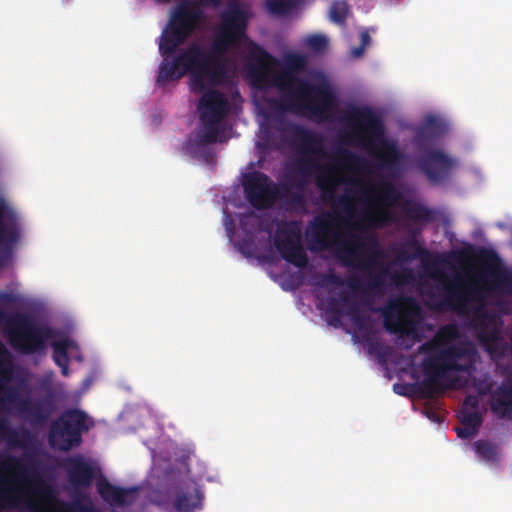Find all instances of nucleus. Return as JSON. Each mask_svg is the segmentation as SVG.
<instances>
[{
  "mask_svg": "<svg viewBox=\"0 0 512 512\" xmlns=\"http://www.w3.org/2000/svg\"><path fill=\"white\" fill-rule=\"evenodd\" d=\"M203 21L200 8L184 2L174 9L170 22L164 28L159 41L163 61L159 65L156 85L164 87L168 82L189 77L190 92L202 94L197 103L199 124L189 134L182 153L198 163L214 169L215 145L223 143L225 132V96L214 88L223 84L225 77V24L220 13L213 39L197 40L180 49L172 60L177 47L193 33Z\"/></svg>",
  "mask_w": 512,
  "mask_h": 512,
  "instance_id": "f257e3e1",
  "label": "nucleus"
},
{
  "mask_svg": "<svg viewBox=\"0 0 512 512\" xmlns=\"http://www.w3.org/2000/svg\"><path fill=\"white\" fill-rule=\"evenodd\" d=\"M246 53V77L251 87L257 90L277 88L280 98L270 99L269 105L280 113L310 116L325 121L335 111L336 95L327 82L312 83L298 77L306 69V57L290 53L284 56V67L272 75L269 63L273 59L266 55L253 56Z\"/></svg>",
  "mask_w": 512,
  "mask_h": 512,
  "instance_id": "f03ea898",
  "label": "nucleus"
},
{
  "mask_svg": "<svg viewBox=\"0 0 512 512\" xmlns=\"http://www.w3.org/2000/svg\"><path fill=\"white\" fill-rule=\"evenodd\" d=\"M309 250L326 251L335 249V255L346 267H356L368 272L367 288L378 290L385 285L386 269L372 273L379 266V260L383 258V250L378 241L371 238L368 243L356 235L342 239V233L336 228L333 216L322 213L310 222L306 231Z\"/></svg>",
  "mask_w": 512,
  "mask_h": 512,
  "instance_id": "7ed1b4c3",
  "label": "nucleus"
},
{
  "mask_svg": "<svg viewBox=\"0 0 512 512\" xmlns=\"http://www.w3.org/2000/svg\"><path fill=\"white\" fill-rule=\"evenodd\" d=\"M282 135L283 142H289L292 149L297 153L295 159V171L304 178L320 169L317 156L323 155L324 137L323 135L312 131L298 123L287 122L283 119L277 121L274 126V120H264L261 124L260 145L266 149H274V130ZM303 179L297 183L293 182L291 177H287L282 181L284 190L295 187L302 190L306 183Z\"/></svg>",
  "mask_w": 512,
  "mask_h": 512,
  "instance_id": "20e7f679",
  "label": "nucleus"
},
{
  "mask_svg": "<svg viewBox=\"0 0 512 512\" xmlns=\"http://www.w3.org/2000/svg\"><path fill=\"white\" fill-rule=\"evenodd\" d=\"M477 359V349L468 340L448 344L426 357L422 367L428 396L454 389L458 377L451 373L471 375L475 371Z\"/></svg>",
  "mask_w": 512,
  "mask_h": 512,
  "instance_id": "39448f33",
  "label": "nucleus"
},
{
  "mask_svg": "<svg viewBox=\"0 0 512 512\" xmlns=\"http://www.w3.org/2000/svg\"><path fill=\"white\" fill-rule=\"evenodd\" d=\"M346 120L353 125L349 134L350 142L372 148L375 141H381V147L375 152L378 167L392 177L400 172L404 154L392 143L383 140L382 120L370 107H354L346 114Z\"/></svg>",
  "mask_w": 512,
  "mask_h": 512,
  "instance_id": "423d86ee",
  "label": "nucleus"
},
{
  "mask_svg": "<svg viewBox=\"0 0 512 512\" xmlns=\"http://www.w3.org/2000/svg\"><path fill=\"white\" fill-rule=\"evenodd\" d=\"M11 347L24 355L43 354L47 343L55 336L54 329L36 324L26 314L16 313L6 321Z\"/></svg>",
  "mask_w": 512,
  "mask_h": 512,
  "instance_id": "0eeeda50",
  "label": "nucleus"
},
{
  "mask_svg": "<svg viewBox=\"0 0 512 512\" xmlns=\"http://www.w3.org/2000/svg\"><path fill=\"white\" fill-rule=\"evenodd\" d=\"M254 17L251 4L240 0H225V49L250 51L251 55H266V50L247 35L248 23Z\"/></svg>",
  "mask_w": 512,
  "mask_h": 512,
  "instance_id": "6e6552de",
  "label": "nucleus"
},
{
  "mask_svg": "<svg viewBox=\"0 0 512 512\" xmlns=\"http://www.w3.org/2000/svg\"><path fill=\"white\" fill-rule=\"evenodd\" d=\"M12 369L9 360L0 357V387L6 391L7 400L14 405L18 414L32 427H43L55 412V401L52 395L41 398H19L17 390L4 384L11 381Z\"/></svg>",
  "mask_w": 512,
  "mask_h": 512,
  "instance_id": "1a4fd4ad",
  "label": "nucleus"
},
{
  "mask_svg": "<svg viewBox=\"0 0 512 512\" xmlns=\"http://www.w3.org/2000/svg\"><path fill=\"white\" fill-rule=\"evenodd\" d=\"M87 414L84 411L69 408L56 421L51 423L49 431L50 447L58 451H68L81 444V436L88 431Z\"/></svg>",
  "mask_w": 512,
  "mask_h": 512,
  "instance_id": "9d476101",
  "label": "nucleus"
},
{
  "mask_svg": "<svg viewBox=\"0 0 512 512\" xmlns=\"http://www.w3.org/2000/svg\"><path fill=\"white\" fill-rule=\"evenodd\" d=\"M381 312L384 317V327L388 333L404 336L415 332L420 308L418 302L412 297L401 296L391 299Z\"/></svg>",
  "mask_w": 512,
  "mask_h": 512,
  "instance_id": "9b49d317",
  "label": "nucleus"
},
{
  "mask_svg": "<svg viewBox=\"0 0 512 512\" xmlns=\"http://www.w3.org/2000/svg\"><path fill=\"white\" fill-rule=\"evenodd\" d=\"M243 190L254 209H269L280 198V189L269 176L261 171L244 175Z\"/></svg>",
  "mask_w": 512,
  "mask_h": 512,
  "instance_id": "f8f14e48",
  "label": "nucleus"
},
{
  "mask_svg": "<svg viewBox=\"0 0 512 512\" xmlns=\"http://www.w3.org/2000/svg\"><path fill=\"white\" fill-rule=\"evenodd\" d=\"M418 166L429 182L439 184L451 177L456 160L442 150L429 149L418 157Z\"/></svg>",
  "mask_w": 512,
  "mask_h": 512,
  "instance_id": "ddd939ff",
  "label": "nucleus"
},
{
  "mask_svg": "<svg viewBox=\"0 0 512 512\" xmlns=\"http://www.w3.org/2000/svg\"><path fill=\"white\" fill-rule=\"evenodd\" d=\"M12 473L25 478L27 467L22 459L15 456H0V473ZM17 505V496L7 477L0 476V510Z\"/></svg>",
  "mask_w": 512,
  "mask_h": 512,
  "instance_id": "4468645a",
  "label": "nucleus"
},
{
  "mask_svg": "<svg viewBox=\"0 0 512 512\" xmlns=\"http://www.w3.org/2000/svg\"><path fill=\"white\" fill-rule=\"evenodd\" d=\"M479 261L488 267L491 289L506 295H512V273L499 266V256L493 250L481 249Z\"/></svg>",
  "mask_w": 512,
  "mask_h": 512,
  "instance_id": "2eb2a0df",
  "label": "nucleus"
},
{
  "mask_svg": "<svg viewBox=\"0 0 512 512\" xmlns=\"http://www.w3.org/2000/svg\"><path fill=\"white\" fill-rule=\"evenodd\" d=\"M275 247L285 262L299 269L305 268L309 262V258L300 244V235L294 230L283 232L277 236Z\"/></svg>",
  "mask_w": 512,
  "mask_h": 512,
  "instance_id": "dca6fc26",
  "label": "nucleus"
},
{
  "mask_svg": "<svg viewBox=\"0 0 512 512\" xmlns=\"http://www.w3.org/2000/svg\"><path fill=\"white\" fill-rule=\"evenodd\" d=\"M443 292V300L440 303L443 309L463 311L473 299V290L463 284L458 274L443 283Z\"/></svg>",
  "mask_w": 512,
  "mask_h": 512,
  "instance_id": "f3484780",
  "label": "nucleus"
},
{
  "mask_svg": "<svg viewBox=\"0 0 512 512\" xmlns=\"http://www.w3.org/2000/svg\"><path fill=\"white\" fill-rule=\"evenodd\" d=\"M69 483L76 489H86L95 478V468L83 456H72L65 461Z\"/></svg>",
  "mask_w": 512,
  "mask_h": 512,
  "instance_id": "a211bd4d",
  "label": "nucleus"
},
{
  "mask_svg": "<svg viewBox=\"0 0 512 512\" xmlns=\"http://www.w3.org/2000/svg\"><path fill=\"white\" fill-rule=\"evenodd\" d=\"M138 488H122L110 483L105 478L97 481V492L106 504L112 507H124L134 503Z\"/></svg>",
  "mask_w": 512,
  "mask_h": 512,
  "instance_id": "6ab92c4d",
  "label": "nucleus"
},
{
  "mask_svg": "<svg viewBox=\"0 0 512 512\" xmlns=\"http://www.w3.org/2000/svg\"><path fill=\"white\" fill-rule=\"evenodd\" d=\"M353 185L359 187L360 192H362L364 196L377 193L379 202L386 206L393 205L400 197L395 186L389 181H381L377 184H367L362 180H355L353 181Z\"/></svg>",
  "mask_w": 512,
  "mask_h": 512,
  "instance_id": "aec40b11",
  "label": "nucleus"
},
{
  "mask_svg": "<svg viewBox=\"0 0 512 512\" xmlns=\"http://www.w3.org/2000/svg\"><path fill=\"white\" fill-rule=\"evenodd\" d=\"M491 411L501 419L512 420V383H502L492 392Z\"/></svg>",
  "mask_w": 512,
  "mask_h": 512,
  "instance_id": "412c9836",
  "label": "nucleus"
},
{
  "mask_svg": "<svg viewBox=\"0 0 512 512\" xmlns=\"http://www.w3.org/2000/svg\"><path fill=\"white\" fill-rule=\"evenodd\" d=\"M19 237L18 224L7 206L0 202V247H11Z\"/></svg>",
  "mask_w": 512,
  "mask_h": 512,
  "instance_id": "4be33fe9",
  "label": "nucleus"
},
{
  "mask_svg": "<svg viewBox=\"0 0 512 512\" xmlns=\"http://www.w3.org/2000/svg\"><path fill=\"white\" fill-rule=\"evenodd\" d=\"M442 134V125L434 116L425 119L424 124L418 128L415 133L414 144L418 149L425 147L427 143L440 137Z\"/></svg>",
  "mask_w": 512,
  "mask_h": 512,
  "instance_id": "5701e85b",
  "label": "nucleus"
},
{
  "mask_svg": "<svg viewBox=\"0 0 512 512\" xmlns=\"http://www.w3.org/2000/svg\"><path fill=\"white\" fill-rule=\"evenodd\" d=\"M203 495L197 488L180 490L174 498L173 506L177 512H192L201 508Z\"/></svg>",
  "mask_w": 512,
  "mask_h": 512,
  "instance_id": "b1692460",
  "label": "nucleus"
},
{
  "mask_svg": "<svg viewBox=\"0 0 512 512\" xmlns=\"http://www.w3.org/2000/svg\"><path fill=\"white\" fill-rule=\"evenodd\" d=\"M459 420H461L462 426L455 429L458 437L462 439H471L477 435L482 424V416L478 411H466L464 408L461 411V417H459Z\"/></svg>",
  "mask_w": 512,
  "mask_h": 512,
  "instance_id": "393cba45",
  "label": "nucleus"
},
{
  "mask_svg": "<svg viewBox=\"0 0 512 512\" xmlns=\"http://www.w3.org/2000/svg\"><path fill=\"white\" fill-rule=\"evenodd\" d=\"M429 256V251L419 244L418 240L415 238H411V240L407 241L406 246L397 250L396 253V259L401 263H408L417 258L425 261Z\"/></svg>",
  "mask_w": 512,
  "mask_h": 512,
  "instance_id": "a878e982",
  "label": "nucleus"
},
{
  "mask_svg": "<svg viewBox=\"0 0 512 512\" xmlns=\"http://www.w3.org/2000/svg\"><path fill=\"white\" fill-rule=\"evenodd\" d=\"M69 346L70 341L68 339L57 340L51 343V347H53V360L61 368V374L64 377L69 375V356H67Z\"/></svg>",
  "mask_w": 512,
  "mask_h": 512,
  "instance_id": "bb28decb",
  "label": "nucleus"
},
{
  "mask_svg": "<svg viewBox=\"0 0 512 512\" xmlns=\"http://www.w3.org/2000/svg\"><path fill=\"white\" fill-rule=\"evenodd\" d=\"M299 4L300 0H265L266 11L275 17L288 16Z\"/></svg>",
  "mask_w": 512,
  "mask_h": 512,
  "instance_id": "cd10ccee",
  "label": "nucleus"
},
{
  "mask_svg": "<svg viewBox=\"0 0 512 512\" xmlns=\"http://www.w3.org/2000/svg\"><path fill=\"white\" fill-rule=\"evenodd\" d=\"M362 222L368 227L381 228L393 222V215L390 210L379 208L366 213V215L363 216Z\"/></svg>",
  "mask_w": 512,
  "mask_h": 512,
  "instance_id": "c85d7f7f",
  "label": "nucleus"
},
{
  "mask_svg": "<svg viewBox=\"0 0 512 512\" xmlns=\"http://www.w3.org/2000/svg\"><path fill=\"white\" fill-rule=\"evenodd\" d=\"M339 161H341L345 166L355 169L357 171L368 172L369 171V162L366 158L360 157L350 150L339 149L337 152Z\"/></svg>",
  "mask_w": 512,
  "mask_h": 512,
  "instance_id": "c756f323",
  "label": "nucleus"
},
{
  "mask_svg": "<svg viewBox=\"0 0 512 512\" xmlns=\"http://www.w3.org/2000/svg\"><path fill=\"white\" fill-rule=\"evenodd\" d=\"M316 185L322 190L323 195L333 198L335 189L338 186V179L335 177L332 169L326 168L322 174L317 176Z\"/></svg>",
  "mask_w": 512,
  "mask_h": 512,
  "instance_id": "7c9ffc66",
  "label": "nucleus"
},
{
  "mask_svg": "<svg viewBox=\"0 0 512 512\" xmlns=\"http://www.w3.org/2000/svg\"><path fill=\"white\" fill-rule=\"evenodd\" d=\"M349 5L345 1H334L330 6V21L342 26L346 22Z\"/></svg>",
  "mask_w": 512,
  "mask_h": 512,
  "instance_id": "2f4dec72",
  "label": "nucleus"
},
{
  "mask_svg": "<svg viewBox=\"0 0 512 512\" xmlns=\"http://www.w3.org/2000/svg\"><path fill=\"white\" fill-rule=\"evenodd\" d=\"M406 215L412 221L430 222L433 219L431 210L421 204H414L406 208Z\"/></svg>",
  "mask_w": 512,
  "mask_h": 512,
  "instance_id": "473e14b6",
  "label": "nucleus"
},
{
  "mask_svg": "<svg viewBox=\"0 0 512 512\" xmlns=\"http://www.w3.org/2000/svg\"><path fill=\"white\" fill-rule=\"evenodd\" d=\"M474 450L477 455L481 456L484 460L490 462L496 459L495 446L487 440H477L474 442Z\"/></svg>",
  "mask_w": 512,
  "mask_h": 512,
  "instance_id": "72a5a7b5",
  "label": "nucleus"
},
{
  "mask_svg": "<svg viewBox=\"0 0 512 512\" xmlns=\"http://www.w3.org/2000/svg\"><path fill=\"white\" fill-rule=\"evenodd\" d=\"M92 504L87 498L86 501L76 500L72 503L62 504V512H91Z\"/></svg>",
  "mask_w": 512,
  "mask_h": 512,
  "instance_id": "f704fd0d",
  "label": "nucleus"
},
{
  "mask_svg": "<svg viewBox=\"0 0 512 512\" xmlns=\"http://www.w3.org/2000/svg\"><path fill=\"white\" fill-rule=\"evenodd\" d=\"M306 44H308L310 50L321 53L327 48L328 41L324 35L316 34L309 36L308 40H306Z\"/></svg>",
  "mask_w": 512,
  "mask_h": 512,
  "instance_id": "c9c22d12",
  "label": "nucleus"
},
{
  "mask_svg": "<svg viewBox=\"0 0 512 512\" xmlns=\"http://www.w3.org/2000/svg\"><path fill=\"white\" fill-rule=\"evenodd\" d=\"M342 284H343L342 279L334 273H328L323 276L322 285H342Z\"/></svg>",
  "mask_w": 512,
  "mask_h": 512,
  "instance_id": "e433bc0d",
  "label": "nucleus"
},
{
  "mask_svg": "<svg viewBox=\"0 0 512 512\" xmlns=\"http://www.w3.org/2000/svg\"><path fill=\"white\" fill-rule=\"evenodd\" d=\"M222 0H196L195 3H190L192 7H217Z\"/></svg>",
  "mask_w": 512,
  "mask_h": 512,
  "instance_id": "4c0bfd02",
  "label": "nucleus"
},
{
  "mask_svg": "<svg viewBox=\"0 0 512 512\" xmlns=\"http://www.w3.org/2000/svg\"><path fill=\"white\" fill-rule=\"evenodd\" d=\"M8 433H10V426L8 425L7 419L0 416V439H4Z\"/></svg>",
  "mask_w": 512,
  "mask_h": 512,
  "instance_id": "58836bf2",
  "label": "nucleus"
},
{
  "mask_svg": "<svg viewBox=\"0 0 512 512\" xmlns=\"http://www.w3.org/2000/svg\"><path fill=\"white\" fill-rule=\"evenodd\" d=\"M338 206L342 207V209H344L345 211H350L351 209V200H350V197L346 194L340 196L338 198Z\"/></svg>",
  "mask_w": 512,
  "mask_h": 512,
  "instance_id": "ea45409f",
  "label": "nucleus"
},
{
  "mask_svg": "<svg viewBox=\"0 0 512 512\" xmlns=\"http://www.w3.org/2000/svg\"><path fill=\"white\" fill-rule=\"evenodd\" d=\"M350 314H352L353 321H355V324L357 325V327H359V329H363V327H364L363 318H361L360 315L358 314V310H357L356 306H353L352 309H350Z\"/></svg>",
  "mask_w": 512,
  "mask_h": 512,
  "instance_id": "a19ab883",
  "label": "nucleus"
},
{
  "mask_svg": "<svg viewBox=\"0 0 512 512\" xmlns=\"http://www.w3.org/2000/svg\"><path fill=\"white\" fill-rule=\"evenodd\" d=\"M464 406L465 407H470L472 409H477V407H478V400H477V398L472 396V395L467 396L465 398Z\"/></svg>",
  "mask_w": 512,
  "mask_h": 512,
  "instance_id": "79ce46f5",
  "label": "nucleus"
},
{
  "mask_svg": "<svg viewBox=\"0 0 512 512\" xmlns=\"http://www.w3.org/2000/svg\"><path fill=\"white\" fill-rule=\"evenodd\" d=\"M371 42V36H369L367 31H363L360 33V46L368 47Z\"/></svg>",
  "mask_w": 512,
  "mask_h": 512,
  "instance_id": "37998d69",
  "label": "nucleus"
},
{
  "mask_svg": "<svg viewBox=\"0 0 512 512\" xmlns=\"http://www.w3.org/2000/svg\"><path fill=\"white\" fill-rule=\"evenodd\" d=\"M348 287L353 291H359L361 288V281L358 278L348 280Z\"/></svg>",
  "mask_w": 512,
  "mask_h": 512,
  "instance_id": "c03bdc74",
  "label": "nucleus"
},
{
  "mask_svg": "<svg viewBox=\"0 0 512 512\" xmlns=\"http://www.w3.org/2000/svg\"><path fill=\"white\" fill-rule=\"evenodd\" d=\"M366 47L367 46H358V47L353 48V50H352L353 57H355V58L362 57Z\"/></svg>",
  "mask_w": 512,
  "mask_h": 512,
  "instance_id": "a18cd8bd",
  "label": "nucleus"
},
{
  "mask_svg": "<svg viewBox=\"0 0 512 512\" xmlns=\"http://www.w3.org/2000/svg\"><path fill=\"white\" fill-rule=\"evenodd\" d=\"M225 222H226V232L231 233V228L229 227L231 225V218H230V215L227 213L225 216Z\"/></svg>",
  "mask_w": 512,
  "mask_h": 512,
  "instance_id": "49530a36",
  "label": "nucleus"
},
{
  "mask_svg": "<svg viewBox=\"0 0 512 512\" xmlns=\"http://www.w3.org/2000/svg\"><path fill=\"white\" fill-rule=\"evenodd\" d=\"M337 303H338L337 300L331 299L330 301H328V306H330L331 310H334Z\"/></svg>",
  "mask_w": 512,
  "mask_h": 512,
  "instance_id": "de8ad7c7",
  "label": "nucleus"
},
{
  "mask_svg": "<svg viewBox=\"0 0 512 512\" xmlns=\"http://www.w3.org/2000/svg\"><path fill=\"white\" fill-rule=\"evenodd\" d=\"M444 332L454 334L455 333V328L453 326H446V328H444Z\"/></svg>",
  "mask_w": 512,
  "mask_h": 512,
  "instance_id": "09e8293b",
  "label": "nucleus"
},
{
  "mask_svg": "<svg viewBox=\"0 0 512 512\" xmlns=\"http://www.w3.org/2000/svg\"><path fill=\"white\" fill-rule=\"evenodd\" d=\"M302 199V196L300 194L294 195V201H300Z\"/></svg>",
  "mask_w": 512,
  "mask_h": 512,
  "instance_id": "8fccbe9b",
  "label": "nucleus"
},
{
  "mask_svg": "<svg viewBox=\"0 0 512 512\" xmlns=\"http://www.w3.org/2000/svg\"><path fill=\"white\" fill-rule=\"evenodd\" d=\"M0 349H2V354L4 355L5 354V349H4V346L2 344H0Z\"/></svg>",
  "mask_w": 512,
  "mask_h": 512,
  "instance_id": "3c124183",
  "label": "nucleus"
},
{
  "mask_svg": "<svg viewBox=\"0 0 512 512\" xmlns=\"http://www.w3.org/2000/svg\"><path fill=\"white\" fill-rule=\"evenodd\" d=\"M341 301L344 302V303H347V298L346 297H342Z\"/></svg>",
  "mask_w": 512,
  "mask_h": 512,
  "instance_id": "603ef678",
  "label": "nucleus"
},
{
  "mask_svg": "<svg viewBox=\"0 0 512 512\" xmlns=\"http://www.w3.org/2000/svg\"><path fill=\"white\" fill-rule=\"evenodd\" d=\"M401 0H390V3H398L400 2Z\"/></svg>",
  "mask_w": 512,
  "mask_h": 512,
  "instance_id": "864d4df0",
  "label": "nucleus"
},
{
  "mask_svg": "<svg viewBox=\"0 0 512 512\" xmlns=\"http://www.w3.org/2000/svg\"><path fill=\"white\" fill-rule=\"evenodd\" d=\"M159 1H160V2H162V3H168V2H170L171 0H159Z\"/></svg>",
  "mask_w": 512,
  "mask_h": 512,
  "instance_id": "5fc2aeb1",
  "label": "nucleus"
},
{
  "mask_svg": "<svg viewBox=\"0 0 512 512\" xmlns=\"http://www.w3.org/2000/svg\"><path fill=\"white\" fill-rule=\"evenodd\" d=\"M225 63H226V65L229 64V59L228 58H226Z\"/></svg>",
  "mask_w": 512,
  "mask_h": 512,
  "instance_id": "6e6d98bb",
  "label": "nucleus"
},
{
  "mask_svg": "<svg viewBox=\"0 0 512 512\" xmlns=\"http://www.w3.org/2000/svg\"><path fill=\"white\" fill-rule=\"evenodd\" d=\"M221 211H222V212H223V211H225V208H223V205L221 206Z\"/></svg>",
  "mask_w": 512,
  "mask_h": 512,
  "instance_id": "4d7b16f0",
  "label": "nucleus"
},
{
  "mask_svg": "<svg viewBox=\"0 0 512 512\" xmlns=\"http://www.w3.org/2000/svg\"><path fill=\"white\" fill-rule=\"evenodd\" d=\"M225 127H226V129H228V128H229V125H228V124H226V125H225Z\"/></svg>",
  "mask_w": 512,
  "mask_h": 512,
  "instance_id": "13d9d810",
  "label": "nucleus"
},
{
  "mask_svg": "<svg viewBox=\"0 0 512 512\" xmlns=\"http://www.w3.org/2000/svg\"><path fill=\"white\" fill-rule=\"evenodd\" d=\"M225 105H229V102H225Z\"/></svg>",
  "mask_w": 512,
  "mask_h": 512,
  "instance_id": "bf43d9fd",
  "label": "nucleus"
}]
</instances>
